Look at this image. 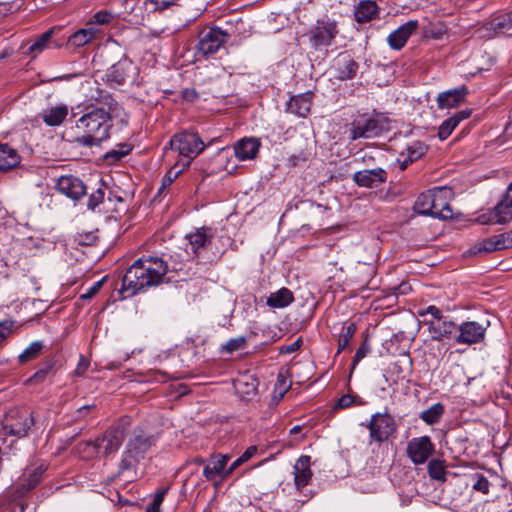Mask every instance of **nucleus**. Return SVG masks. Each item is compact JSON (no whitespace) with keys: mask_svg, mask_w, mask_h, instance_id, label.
Segmentation results:
<instances>
[{"mask_svg":"<svg viewBox=\"0 0 512 512\" xmlns=\"http://www.w3.org/2000/svg\"><path fill=\"white\" fill-rule=\"evenodd\" d=\"M118 102L114 97L104 91H99L94 102L83 103L72 108V117L75 120L76 135L74 142L82 147L91 148L100 146L109 139L113 127L112 113L117 110Z\"/></svg>","mask_w":512,"mask_h":512,"instance_id":"nucleus-1","label":"nucleus"},{"mask_svg":"<svg viewBox=\"0 0 512 512\" xmlns=\"http://www.w3.org/2000/svg\"><path fill=\"white\" fill-rule=\"evenodd\" d=\"M168 271V264L161 257L148 256L136 260L122 278L119 293L122 298L136 295L138 292L159 285Z\"/></svg>","mask_w":512,"mask_h":512,"instance_id":"nucleus-2","label":"nucleus"},{"mask_svg":"<svg viewBox=\"0 0 512 512\" xmlns=\"http://www.w3.org/2000/svg\"><path fill=\"white\" fill-rule=\"evenodd\" d=\"M168 148L178 152L182 158L178 162L183 165V168H188L192 160L205 150L206 145L197 132L185 130L170 138L164 149Z\"/></svg>","mask_w":512,"mask_h":512,"instance_id":"nucleus-3","label":"nucleus"},{"mask_svg":"<svg viewBox=\"0 0 512 512\" xmlns=\"http://www.w3.org/2000/svg\"><path fill=\"white\" fill-rule=\"evenodd\" d=\"M386 124L387 119L375 110L359 114L350 123L349 139L355 141L360 138L369 139L379 136Z\"/></svg>","mask_w":512,"mask_h":512,"instance_id":"nucleus-4","label":"nucleus"},{"mask_svg":"<svg viewBox=\"0 0 512 512\" xmlns=\"http://www.w3.org/2000/svg\"><path fill=\"white\" fill-rule=\"evenodd\" d=\"M338 34V23L334 19L326 17L318 19L315 24L310 27L305 36L308 38L312 49L322 51L335 43Z\"/></svg>","mask_w":512,"mask_h":512,"instance_id":"nucleus-5","label":"nucleus"},{"mask_svg":"<svg viewBox=\"0 0 512 512\" xmlns=\"http://www.w3.org/2000/svg\"><path fill=\"white\" fill-rule=\"evenodd\" d=\"M3 427L9 435L26 437L36 427L35 413L28 407L11 409Z\"/></svg>","mask_w":512,"mask_h":512,"instance_id":"nucleus-6","label":"nucleus"},{"mask_svg":"<svg viewBox=\"0 0 512 512\" xmlns=\"http://www.w3.org/2000/svg\"><path fill=\"white\" fill-rule=\"evenodd\" d=\"M125 437V429L122 425H114L105 431V433L96 438L95 441L84 442V446L91 451L90 456L109 455L119 449Z\"/></svg>","mask_w":512,"mask_h":512,"instance_id":"nucleus-7","label":"nucleus"},{"mask_svg":"<svg viewBox=\"0 0 512 512\" xmlns=\"http://www.w3.org/2000/svg\"><path fill=\"white\" fill-rule=\"evenodd\" d=\"M451 195L452 190L450 188L436 187L435 201H433L431 213H428L427 216H431L439 221H468L466 215L459 211L454 212L451 205L447 202Z\"/></svg>","mask_w":512,"mask_h":512,"instance_id":"nucleus-8","label":"nucleus"},{"mask_svg":"<svg viewBox=\"0 0 512 512\" xmlns=\"http://www.w3.org/2000/svg\"><path fill=\"white\" fill-rule=\"evenodd\" d=\"M512 221V183L502 200L477 218V224H507Z\"/></svg>","mask_w":512,"mask_h":512,"instance_id":"nucleus-9","label":"nucleus"},{"mask_svg":"<svg viewBox=\"0 0 512 512\" xmlns=\"http://www.w3.org/2000/svg\"><path fill=\"white\" fill-rule=\"evenodd\" d=\"M138 68L128 57L123 56L106 72V82L109 86H121L135 81Z\"/></svg>","mask_w":512,"mask_h":512,"instance_id":"nucleus-10","label":"nucleus"},{"mask_svg":"<svg viewBox=\"0 0 512 512\" xmlns=\"http://www.w3.org/2000/svg\"><path fill=\"white\" fill-rule=\"evenodd\" d=\"M371 442L382 443L395 432L396 422L389 413H376L371 416L368 424Z\"/></svg>","mask_w":512,"mask_h":512,"instance_id":"nucleus-11","label":"nucleus"},{"mask_svg":"<svg viewBox=\"0 0 512 512\" xmlns=\"http://www.w3.org/2000/svg\"><path fill=\"white\" fill-rule=\"evenodd\" d=\"M435 452V445L427 435L413 437L408 441L406 455L414 465L426 463Z\"/></svg>","mask_w":512,"mask_h":512,"instance_id":"nucleus-12","label":"nucleus"},{"mask_svg":"<svg viewBox=\"0 0 512 512\" xmlns=\"http://www.w3.org/2000/svg\"><path fill=\"white\" fill-rule=\"evenodd\" d=\"M229 34L218 27L202 30L199 33L197 50L203 56L215 54L227 41Z\"/></svg>","mask_w":512,"mask_h":512,"instance_id":"nucleus-13","label":"nucleus"},{"mask_svg":"<svg viewBox=\"0 0 512 512\" xmlns=\"http://www.w3.org/2000/svg\"><path fill=\"white\" fill-rule=\"evenodd\" d=\"M510 248H512V229L483 240L471 247L466 253L473 256Z\"/></svg>","mask_w":512,"mask_h":512,"instance_id":"nucleus-14","label":"nucleus"},{"mask_svg":"<svg viewBox=\"0 0 512 512\" xmlns=\"http://www.w3.org/2000/svg\"><path fill=\"white\" fill-rule=\"evenodd\" d=\"M458 335L454 340L458 344L473 345L485 339L487 326L476 321H465L457 326Z\"/></svg>","mask_w":512,"mask_h":512,"instance_id":"nucleus-15","label":"nucleus"},{"mask_svg":"<svg viewBox=\"0 0 512 512\" xmlns=\"http://www.w3.org/2000/svg\"><path fill=\"white\" fill-rule=\"evenodd\" d=\"M419 23L417 20H409L391 32L387 37L388 45L393 50H401L408 39L417 31Z\"/></svg>","mask_w":512,"mask_h":512,"instance_id":"nucleus-16","label":"nucleus"},{"mask_svg":"<svg viewBox=\"0 0 512 512\" xmlns=\"http://www.w3.org/2000/svg\"><path fill=\"white\" fill-rule=\"evenodd\" d=\"M353 181L360 187L377 188L387 181V172L383 168L364 169L353 174Z\"/></svg>","mask_w":512,"mask_h":512,"instance_id":"nucleus-17","label":"nucleus"},{"mask_svg":"<svg viewBox=\"0 0 512 512\" xmlns=\"http://www.w3.org/2000/svg\"><path fill=\"white\" fill-rule=\"evenodd\" d=\"M57 189L61 194L73 200H78L86 194L85 184L82 180L72 175L61 176L58 178Z\"/></svg>","mask_w":512,"mask_h":512,"instance_id":"nucleus-18","label":"nucleus"},{"mask_svg":"<svg viewBox=\"0 0 512 512\" xmlns=\"http://www.w3.org/2000/svg\"><path fill=\"white\" fill-rule=\"evenodd\" d=\"M261 142L255 137H244L234 144V154L239 161L255 159L258 155Z\"/></svg>","mask_w":512,"mask_h":512,"instance_id":"nucleus-19","label":"nucleus"},{"mask_svg":"<svg viewBox=\"0 0 512 512\" xmlns=\"http://www.w3.org/2000/svg\"><path fill=\"white\" fill-rule=\"evenodd\" d=\"M468 89L465 85L441 92L437 96V105L439 109H450L464 103Z\"/></svg>","mask_w":512,"mask_h":512,"instance_id":"nucleus-20","label":"nucleus"},{"mask_svg":"<svg viewBox=\"0 0 512 512\" xmlns=\"http://www.w3.org/2000/svg\"><path fill=\"white\" fill-rule=\"evenodd\" d=\"M313 96L311 91L292 96L286 104V111L305 118L310 113Z\"/></svg>","mask_w":512,"mask_h":512,"instance_id":"nucleus-21","label":"nucleus"},{"mask_svg":"<svg viewBox=\"0 0 512 512\" xmlns=\"http://www.w3.org/2000/svg\"><path fill=\"white\" fill-rule=\"evenodd\" d=\"M155 437L140 431L128 441L126 449L134 457L142 459L149 449L155 444Z\"/></svg>","mask_w":512,"mask_h":512,"instance_id":"nucleus-22","label":"nucleus"},{"mask_svg":"<svg viewBox=\"0 0 512 512\" xmlns=\"http://www.w3.org/2000/svg\"><path fill=\"white\" fill-rule=\"evenodd\" d=\"M425 324L428 326L429 333L433 340L441 341L444 338H450L453 333L457 330V325L447 317H443L440 320H425Z\"/></svg>","mask_w":512,"mask_h":512,"instance_id":"nucleus-23","label":"nucleus"},{"mask_svg":"<svg viewBox=\"0 0 512 512\" xmlns=\"http://www.w3.org/2000/svg\"><path fill=\"white\" fill-rule=\"evenodd\" d=\"M310 456L302 455L294 465V482L298 489L307 486L312 478Z\"/></svg>","mask_w":512,"mask_h":512,"instance_id":"nucleus-24","label":"nucleus"},{"mask_svg":"<svg viewBox=\"0 0 512 512\" xmlns=\"http://www.w3.org/2000/svg\"><path fill=\"white\" fill-rule=\"evenodd\" d=\"M471 113V109H464L454 113L452 116L444 120L438 128L439 139H447L463 120H466L471 116Z\"/></svg>","mask_w":512,"mask_h":512,"instance_id":"nucleus-25","label":"nucleus"},{"mask_svg":"<svg viewBox=\"0 0 512 512\" xmlns=\"http://www.w3.org/2000/svg\"><path fill=\"white\" fill-rule=\"evenodd\" d=\"M229 455L216 454L212 455L208 464L203 469V475L208 481L214 480L216 477L222 478L225 467L229 461Z\"/></svg>","mask_w":512,"mask_h":512,"instance_id":"nucleus-26","label":"nucleus"},{"mask_svg":"<svg viewBox=\"0 0 512 512\" xmlns=\"http://www.w3.org/2000/svg\"><path fill=\"white\" fill-rule=\"evenodd\" d=\"M379 7L375 1L362 0L358 3L354 11L355 20L358 23H366L378 18Z\"/></svg>","mask_w":512,"mask_h":512,"instance_id":"nucleus-27","label":"nucleus"},{"mask_svg":"<svg viewBox=\"0 0 512 512\" xmlns=\"http://www.w3.org/2000/svg\"><path fill=\"white\" fill-rule=\"evenodd\" d=\"M21 157L9 144H0V170L9 171L19 165Z\"/></svg>","mask_w":512,"mask_h":512,"instance_id":"nucleus-28","label":"nucleus"},{"mask_svg":"<svg viewBox=\"0 0 512 512\" xmlns=\"http://www.w3.org/2000/svg\"><path fill=\"white\" fill-rule=\"evenodd\" d=\"M211 237L210 228L206 226L196 228L193 233L186 235V239L193 253H196L200 248L204 247L210 241Z\"/></svg>","mask_w":512,"mask_h":512,"instance_id":"nucleus-29","label":"nucleus"},{"mask_svg":"<svg viewBox=\"0 0 512 512\" xmlns=\"http://www.w3.org/2000/svg\"><path fill=\"white\" fill-rule=\"evenodd\" d=\"M44 471L45 468L43 466H39L32 471L25 473L18 485L19 492L21 494H26L27 492L34 489L40 483Z\"/></svg>","mask_w":512,"mask_h":512,"instance_id":"nucleus-30","label":"nucleus"},{"mask_svg":"<svg viewBox=\"0 0 512 512\" xmlns=\"http://www.w3.org/2000/svg\"><path fill=\"white\" fill-rule=\"evenodd\" d=\"M294 301L292 291L282 287L278 291L271 293L267 298L266 304L271 308H285Z\"/></svg>","mask_w":512,"mask_h":512,"instance_id":"nucleus-31","label":"nucleus"},{"mask_svg":"<svg viewBox=\"0 0 512 512\" xmlns=\"http://www.w3.org/2000/svg\"><path fill=\"white\" fill-rule=\"evenodd\" d=\"M67 115L68 107L66 105H59L47 109L43 114L42 119L48 126H59L64 122Z\"/></svg>","mask_w":512,"mask_h":512,"instance_id":"nucleus-32","label":"nucleus"},{"mask_svg":"<svg viewBox=\"0 0 512 512\" xmlns=\"http://www.w3.org/2000/svg\"><path fill=\"white\" fill-rule=\"evenodd\" d=\"M436 195V187L428 190L427 192L421 193L417 200L414 203V211L419 215L427 216L428 213H431V207L433 205V201H435Z\"/></svg>","mask_w":512,"mask_h":512,"instance_id":"nucleus-33","label":"nucleus"},{"mask_svg":"<svg viewBox=\"0 0 512 512\" xmlns=\"http://www.w3.org/2000/svg\"><path fill=\"white\" fill-rule=\"evenodd\" d=\"M98 34L99 30L94 27L80 29L69 37V43L72 46L81 47L93 41Z\"/></svg>","mask_w":512,"mask_h":512,"instance_id":"nucleus-34","label":"nucleus"},{"mask_svg":"<svg viewBox=\"0 0 512 512\" xmlns=\"http://www.w3.org/2000/svg\"><path fill=\"white\" fill-rule=\"evenodd\" d=\"M495 34H506L512 29V10L496 16L489 23Z\"/></svg>","mask_w":512,"mask_h":512,"instance_id":"nucleus-35","label":"nucleus"},{"mask_svg":"<svg viewBox=\"0 0 512 512\" xmlns=\"http://www.w3.org/2000/svg\"><path fill=\"white\" fill-rule=\"evenodd\" d=\"M359 65L358 63L350 58V57H344L341 62H338V78L340 80H348L353 79L358 71Z\"/></svg>","mask_w":512,"mask_h":512,"instance_id":"nucleus-36","label":"nucleus"},{"mask_svg":"<svg viewBox=\"0 0 512 512\" xmlns=\"http://www.w3.org/2000/svg\"><path fill=\"white\" fill-rule=\"evenodd\" d=\"M133 147L131 144L123 142L119 143L115 148L109 150L106 152L103 156V159L109 164H115L119 162L122 158L127 156L131 151Z\"/></svg>","mask_w":512,"mask_h":512,"instance_id":"nucleus-37","label":"nucleus"},{"mask_svg":"<svg viewBox=\"0 0 512 512\" xmlns=\"http://www.w3.org/2000/svg\"><path fill=\"white\" fill-rule=\"evenodd\" d=\"M445 412L442 403L438 402L430 406L428 409L422 411L419 415L420 419L428 425L436 424L440 421Z\"/></svg>","mask_w":512,"mask_h":512,"instance_id":"nucleus-38","label":"nucleus"},{"mask_svg":"<svg viewBox=\"0 0 512 512\" xmlns=\"http://www.w3.org/2000/svg\"><path fill=\"white\" fill-rule=\"evenodd\" d=\"M357 326L354 322H344L342 324L341 333L338 337L337 354L341 353L349 344L350 340L354 337Z\"/></svg>","mask_w":512,"mask_h":512,"instance_id":"nucleus-39","label":"nucleus"},{"mask_svg":"<svg viewBox=\"0 0 512 512\" xmlns=\"http://www.w3.org/2000/svg\"><path fill=\"white\" fill-rule=\"evenodd\" d=\"M52 34V30H48L41 34L32 44L28 46L25 54L34 58L36 55L41 53L47 47L48 42L51 40Z\"/></svg>","mask_w":512,"mask_h":512,"instance_id":"nucleus-40","label":"nucleus"},{"mask_svg":"<svg viewBox=\"0 0 512 512\" xmlns=\"http://www.w3.org/2000/svg\"><path fill=\"white\" fill-rule=\"evenodd\" d=\"M91 229H84L77 231L74 236V241L79 245H95L99 239V230L93 226H90Z\"/></svg>","mask_w":512,"mask_h":512,"instance_id":"nucleus-41","label":"nucleus"},{"mask_svg":"<svg viewBox=\"0 0 512 512\" xmlns=\"http://www.w3.org/2000/svg\"><path fill=\"white\" fill-rule=\"evenodd\" d=\"M427 470L430 478L441 482L446 481V466L444 460H430L427 465Z\"/></svg>","mask_w":512,"mask_h":512,"instance_id":"nucleus-42","label":"nucleus"},{"mask_svg":"<svg viewBox=\"0 0 512 512\" xmlns=\"http://www.w3.org/2000/svg\"><path fill=\"white\" fill-rule=\"evenodd\" d=\"M54 363L46 362L40 369H38L33 376L27 381L29 383H41L54 376Z\"/></svg>","mask_w":512,"mask_h":512,"instance_id":"nucleus-43","label":"nucleus"},{"mask_svg":"<svg viewBox=\"0 0 512 512\" xmlns=\"http://www.w3.org/2000/svg\"><path fill=\"white\" fill-rule=\"evenodd\" d=\"M44 345L42 341L32 342L20 355L19 361L21 363L28 362L36 358L42 351Z\"/></svg>","mask_w":512,"mask_h":512,"instance_id":"nucleus-44","label":"nucleus"},{"mask_svg":"<svg viewBox=\"0 0 512 512\" xmlns=\"http://www.w3.org/2000/svg\"><path fill=\"white\" fill-rule=\"evenodd\" d=\"M428 147L420 142L414 141L406 148V156L410 158V161H416L426 154Z\"/></svg>","mask_w":512,"mask_h":512,"instance_id":"nucleus-45","label":"nucleus"},{"mask_svg":"<svg viewBox=\"0 0 512 512\" xmlns=\"http://www.w3.org/2000/svg\"><path fill=\"white\" fill-rule=\"evenodd\" d=\"M185 169L186 168H183V165L180 162H176L175 165L162 178V184L159 189V193L167 186H170Z\"/></svg>","mask_w":512,"mask_h":512,"instance_id":"nucleus-46","label":"nucleus"},{"mask_svg":"<svg viewBox=\"0 0 512 512\" xmlns=\"http://www.w3.org/2000/svg\"><path fill=\"white\" fill-rule=\"evenodd\" d=\"M116 18V14L110 10H99L89 20L88 24L108 25Z\"/></svg>","mask_w":512,"mask_h":512,"instance_id":"nucleus-47","label":"nucleus"},{"mask_svg":"<svg viewBox=\"0 0 512 512\" xmlns=\"http://www.w3.org/2000/svg\"><path fill=\"white\" fill-rule=\"evenodd\" d=\"M247 344V339L245 336H239L237 338H232L228 340L224 345H222L221 351L226 352L228 354H232L235 351L244 349Z\"/></svg>","mask_w":512,"mask_h":512,"instance_id":"nucleus-48","label":"nucleus"},{"mask_svg":"<svg viewBox=\"0 0 512 512\" xmlns=\"http://www.w3.org/2000/svg\"><path fill=\"white\" fill-rule=\"evenodd\" d=\"M139 460V458L134 457L132 453H129L128 450L125 449L119 463V473L123 474L126 471L132 470Z\"/></svg>","mask_w":512,"mask_h":512,"instance_id":"nucleus-49","label":"nucleus"},{"mask_svg":"<svg viewBox=\"0 0 512 512\" xmlns=\"http://www.w3.org/2000/svg\"><path fill=\"white\" fill-rule=\"evenodd\" d=\"M474 479L475 482L472 486L473 489L483 494H488L490 489V482L488 481V479L483 474L480 473H476L474 475Z\"/></svg>","mask_w":512,"mask_h":512,"instance_id":"nucleus-50","label":"nucleus"},{"mask_svg":"<svg viewBox=\"0 0 512 512\" xmlns=\"http://www.w3.org/2000/svg\"><path fill=\"white\" fill-rule=\"evenodd\" d=\"M418 315L421 316V317H425L427 315H430L432 317L431 320H434V321H437V320H440L441 318H443V314H442V311L436 307L435 305H430L428 306L427 308L423 309V310H419L418 311Z\"/></svg>","mask_w":512,"mask_h":512,"instance_id":"nucleus-51","label":"nucleus"},{"mask_svg":"<svg viewBox=\"0 0 512 512\" xmlns=\"http://www.w3.org/2000/svg\"><path fill=\"white\" fill-rule=\"evenodd\" d=\"M103 199H104V191L99 188L90 194L88 203H87L88 209L94 210L100 203H102Z\"/></svg>","mask_w":512,"mask_h":512,"instance_id":"nucleus-52","label":"nucleus"},{"mask_svg":"<svg viewBox=\"0 0 512 512\" xmlns=\"http://www.w3.org/2000/svg\"><path fill=\"white\" fill-rule=\"evenodd\" d=\"M106 277H103L99 281L95 282L87 291L81 295V299L89 300L94 297L101 289Z\"/></svg>","mask_w":512,"mask_h":512,"instance_id":"nucleus-53","label":"nucleus"},{"mask_svg":"<svg viewBox=\"0 0 512 512\" xmlns=\"http://www.w3.org/2000/svg\"><path fill=\"white\" fill-rule=\"evenodd\" d=\"M177 0H147V3L150 4L155 11H162L172 5H174Z\"/></svg>","mask_w":512,"mask_h":512,"instance_id":"nucleus-54","label":"nucleus"},{"mask_svg":"<svg viewBox=\"0 0 512 512\" xmlns=\"http://www.w3.org/2000/svg\"><path fill=\"white\" fill-rule=\"evenodd\" d=\"M370 351L369 344L364 341L360 347L357 349L354 358H353V366L357 365Z\"/></svg>","mask_w":512,"mask_h":512,"instance_id":"nucleus-55","label":"nucleus"},{"mask_svg":"<svg viewBox=\"0 0 512 512\" xmlns=\"http://www.w3.org/2000/svg\"><path fill=\"white\" fill-rule=\"evenodd\" d=\"M14 322L12 320L0 321V343L9 335Z\"/></svg>","mask_w":512,"mask_h":512,"instance_id":"nucleus-56","label":"nucleus"},{"mask_svg":"<svg viewBox=\"0 0 512 512\" xmlns=\"http://www.w3.org/2000/svg\"><path fill=\"white\" fill-rule=\"evenodd\" d=\"M353 403L354 397L350 394H345L338 399L335 407L339 409H345L351 407Z\"/></svg>","mask_w":512,"mask_h":512,"instance_id":"nucleus-57","label":"nucleus"},{"mask_svg":"<svg viewBox=\"0 0 512 512\" xmlns=\"http://www.w3.org/2000/svg\"><path fill=\"white\" fill-rule=\"evenodd\" d=\"M89 366L90 362L81 355L77 367L74 370V374L77 376H82L87 371Z\"/></svg>","mask_w":512,"mask_h":512,"instance_id":"nucleus-58","label":"nucleus"},{"mask_svg":"<svg viewBox=\"0 0 512 512\" xmlns=\"http://www.w3.org/2000/svg\"><path fill=\"white\" fill-rule=\"evenodd\" d=\"M301 345H302V340L300 338H298L291 344L282 346L280 348V352L284 353V354H291V353L297 351L301 347Z\"/></svg>","mask_w":512,"mask_h":512,"instance_id":"nucleus-59","label":"nucleus"},{"mask_svg":"<svg viewBox=\"0 0 512 512\" xmlns=\"http://www.w3.org/2000/svg\"><path fill=\"white\" fill-rule=\"evenodd\" d=\"M182 97L186 101L194 102L198 99L199 94L193 88H186L182 91Z\"/></svg>","mask_w":512,"mask_h":512,"instance_id":"nucleus-60","label":"nucleus"},{"mask_svg":"<svg viewBox=\"0 0 512 512\" xmlns=\"http://www.w3.org/2000/svg\"><path fill=\"white\" fill-rule=\"evenodd\" d=\"M257 451H258L257 446H255V445L249 446L240 456L243 463L250 460L257 453Z\"/></svg>","mask_w":512,"mask_h":512,"instance_id":"nucleus-61","label":"nucleus"},{"mask_svg":"<svg viewBox=\"0 0 512 512\" xmlns=\"http://www.w3.org/2000/svg\"><path fill=\"white\" fill-rule=\"evenodd\" d=\"M167 492H168V488H163V489L158 490L155 493L154 499L152 501L154 506H160L161 507V504L163 503L164 497H165Z\"/></svg>","mask_w":512,"mask_h":512,"instance_id":"nucleus-62","label":"nucleus"},{"mask_svg":"<svg viewBox=\"0 0 512 512\" xmlns=\"http://www.w3.org/2000/svg\"><path fill=\"white\" fill-rule=\"evenodd\" d=\"M242 464H243V461L239 456L235 461L232 462L230 467L227 470H225L224 475H222V479L229 476L235 469H237Z\"/></svg>","mask_w":512,"mask_h":512,"instance_id":"nucleus-63","label":"nucleus"},{"mask_svg":"<svg viewBox=\"0 0 512 512\" xmlns=\"http://www.w3.org/2000/svg\"><path fill=\"white\" fill-rule=\"evenodd\" d=\"M95 406L94 405H84L77 409L78 417H82L85 413L91 411Z\"/></svg>","mask_w":512,"mask_h":512,"instance_id":"nucleus-64","label":"nucleus"}]
</instances>
